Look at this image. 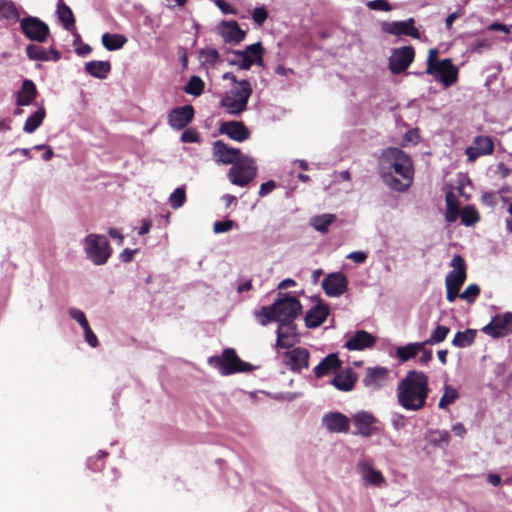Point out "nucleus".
<instances>
[{
	"label": "nucleus",
	"mask_w": 512,
	"mask_h": 512,
	"mask_svg": "<svg viewBox=\"0 0 512 512\" xmlns=\"http://www.w3.org/2000/svg\"><path fill=\"white\" fill-rule=\"evenodd\" d=\"M379 173L387 186L395 191L404 192L413 179L411 158L401 149L389 147L381 155Z\"/></svg>",
	"instance_id": "1"
},
{
	"label": "nucleus",
	"mask_w": 512,
	"mask_h": 512,
	"mask_svg": "<svg viewBox=\"0 0 512 512\" xmlns=\"http://www.w3.org/2000/svg\"><path fill=\"white\" fill-rule=\"evenodd\" d=\"M399 405L407 411H419L426 405L429 378L426 373L410 370L396 388Z\"/></svg>",
	"instance_id": "2"
},
{
	"label": "nucleus",
	"mask_w": 512,
	"mask_h": 512,
	"mask_svg": "<svg viewBox=\"0 0 512 512\" xmlns=\"http://www.w3.org/2000/svg\"><path fill=\"white\" fill-rule=\"evenodd\" d=\"M302 306L300 301L288 294L275 300V302L269 306H263L257 316L260 317L259 323L262 326H266L270 322H291L300 315Z\"/></svg>",
	"instance_id": "3"
},
{
	"label": "nucleus",
	"mask_w": 512,
	"mask_h": 512,
	"mask_svg": "<svg viewBox=\"0 0 512 512\" xmlns=\"http://www.w3.org/2000/svg\"><path fill=\"white\" fill-rule=\"evenodd\" d=\"M86 258L94 265H104L112 254L109 241L104 235L89 234L83 240Z\"/></svg>",
	"instance_id": "4"
},
{
	"label": "nucleus",
	"mask_w": 512,
	"mask_h": 512,
	"mask_svg": "<svg viewBox=\"0 0 512 512\" xmlns=\"http://www.w3.org/2000/svg\"><path fill=\"white\" fill-rule=\"evenodd\" d=\"M209 363L218 368L222 375L250 372L254 369L250 363L242 361L233 348H226L220 357H210Z\"/></svg>",
	"instance_id": "5"
},
{
	"label": "nucleus",
	"mask_w": 512,
	"mask_h": 512,
	"mask_svg": "<svg viewBox=\"0 0 512 512\" xmlns=\"http://www.w3.org/2000/svg\"><path fill=\"white\" fill-rule=\"evenodd\" d=\"M257 175L255 161L245 156L237 161L228 171L229 181L237 186H247Z\"/></svg>",
	"instance_id": "6"
},
{
	"label": "nucleus",
	"mask_w": 512,
	"mask_h": 512,
	"mask_svg": "<svg viewBox=\"0 0 512 512\" xmlns=\"http://www.w3.org/2000/svg\"><path fill=\"white\" fill-rule=\"evenodd\" d=\"M425 73L434 76L435 80L446 88L452 86L458 79V68L449 58L440 60L436 66L429 65Z\"/></svg>",
	"instance_id": "7"
},
{
	"label": "nucleus",
	"mask_w": 512,
	"mask_h": 512,
	"mask_svg": "<svg viewBox=\"0 0 512 512\" xmlns=\"http://www.w3.org/2000/svg\"><path fill=\"white\" fill-rule=\"evenodd\" d=\"M22 33L31 41L43 43L49 36V26L34 16H26L20 19Z\"/></svg>",
	"instance_id": "8"
},
{
	"label": "nucleus",
	"mask_w": 512,
	"mask_h": 512,
	"mask_svg": "<svg viewBox=\"0 0 512 512\" xmlns=\"http://www.w3.org/2000/svg\"><path fill=\"white\" fill-rule=\"evenodd\" d=\"M309 351L306 348L296 347L282 354V362L295 373H300L309 367Z\"/></svg>",
	"instance_id": "9"
},
{
	"label": "nucleus",
	"mask_w": 512,
	"mask_h": 512,
	"mask_svg": "<svg viewBox=\"0 0 512 512\" xmlns=\"http://www.w3.org/2000/svg\"><path fill=\"white\" fill-rule=\"evenodd\" d=\"M415 51L412 46H403L393 51L389 57V69L393 74L404 72L414 60Z\"/></svg>",
	"instance_id": "10"
},
{
	"label": "nucleus",
	"mask_w": 512,
	"mask_h": 512,
	"mask_svg": "<svg viewBox=\"0 0 512 512\" xmlns=\"http://www.w3.org/2000/svg\"><path fill=\"white\" fill-rule=\"evenodd\" d=\"M276 347L291 348L300 341V334L294 321L278 323Z\"/></svg>",
	"instance_id": "11"
},
{
	"label": "nucleus",
	"mask_w": 512,
	"mask_h": 512,
	"mask_svg": "<svg viewBox=\"0 0 512 512\" xmlns=\"http://www.w3.org/2000/svg\"><path fill=\"white\" fill-rule=\"evenodd\" d=\"M450 266L453 268L445 278V286L453 287L454 289H459L464 284L467 273H466V263L463 257L459 254L453 256Z\"/></svg>",
	"instance_id": "12"
},
{
	"label": "nucleus",
	"mask_w": 512,
	"mask_h": 512,
	"mask_svg": "<svg viewBox=\"0 0 512 512\" xmlns=\"http://www.w3.org/2000/svg\"><path fill=\"white\" fill-rule=\"evenodd\" d=\"M322 288L326 295L339 297L347 291L348 279L342 272L330 273L323 279Z\"/></svg>",
	"instance_id": "13"
},
{
	"label": "nucleus",
	"mask_w": 512,
	"mask_h": 512,
	"mask_svg": "<svg viewBox=\"0 0 512 512\" xmlns=\"http://www.w3.org/2000/svg\"><path fill=\"white\" fill-rule=\"evenodd\" d=\"M382 30L395 36L405 35L415 39L420 38V32L415 27V20L413 18L404 21L383 22Z\"/></svg>",
	"instance_id": "14"
},
{
	"label": "nucleus",
	"mask_w": 512,
	"mask_h": 512,
	"mask_svg": "<svg viewBox=\"0 0 512 512\" xmlns=\"http://www.w3.org/2000/svg\"><path fill=\"white\" fill-rule=\"evenodd\" d=\"M218 34L228 44H239L246 37V31L241 29L235 20H223L218 25Z\"/></svg>",
	"instance_id": "15"
},
{
	"label": "nucleus",
	"mask_w": 512,
	"mask_h": 512,
	"mask_svg": "<svg viewBox=\"0 0 512 512\" xmlns=\"http://www.w3.org/2000/svg\"><path fill=\"white\" fill-rule=\"evenodd\" d=\"M494 143L489 136H476L472 144L465 150L468 162H474L477 158L493 153Z\"/></svg>",
	"instance_id": "16"
},
{
	"label": "nucleus",
	"mask_w": 512,
	"mask_h": 512,
	"mask_svg": "<svg viewBox=\"0 0 512 512\" xmlns=\"http://www.w3.org/2000/svg\"><path fill=\"white\" fill-rule=\"evenodd\" d=\"M194 113V108L190 104L176 107L168 114V124L174 130H182L192 122Z\"/></svg>",
	"instance_id": "17"
},
{
	"label": "nucleus",
	"mask_w": 512,
	"mask_h": 512,
	"mask_svg": "<svg viewBox=\"0 0 512 512\" xmlns=\"http://www.w3.org/2000/svg\"><path fill=\"white\" fill-rule=\"evenodd\" d=\"M213 154L215 160L222 164L234 165L241 158L245 157L239 148L229 147L222 140H217L213 143Z\"/></svg>",
	"instance_id": "18"
},
{
	"label": "nucleus",
	"mask_w": 512,
	"mask_h": 512,
	"mask_svg": "<svg viewBox=\"0 0 512 512\" xmlns=\"http://www.w3.org/2000/svg\"><path fill=\"white\" fill-rule=\"evenodd\" d=\"M511 322V312H506L503 315H496L482 328V332L494 339L504 337L507 334V327Z\"/></svg>",
	"instance_id": "19"
},
{
	"label": "nucleus",
	"mask_w": 512,
	"mask_h": 512,
	"mask_svg": "<svg viewBox=\"0 0 512 512\" xmlns=\"http://www.w3.org/2000/svg\"><path fill=\"white\" fill-rule=\"evenodd\" d=\"M388 375L389 369L386 367H369L366 369L363 383L371 390H378L386 384Z\"/></svg>",
	"instance_id": "20"
},
{
	"label": "nucleus",
	"mask_w": 512,
	"mask_h": 512,
	"mask_svg": "<svg viewBox=\"0 0 512 512\" xmlns=\"http://www.w3.org/2000/svg\"><path fill=\"white\" fill-rule=\"evenodd\" d=\"M322 425L331 433H346L349 430V419L340 412H329L323 416Z\"/></svg>",
	"instance_id": "21"
},
{
	"label": "nucleus",
	"mask_w": 512,
	"mask_h": 512,
	"mask_svg": "<svg viewBox=\"0 0 512 512\" xmlns=\"http://www.w3.org/2000/svg\"><path fill=\"white\" fill-rule=\"evenodd\" d=\"M219 131L221 134H225L237 142H243L250 137L249 129L241 121L223 122L219 127Z\"/></svg>",
	"instance_id": "22"
},
{
	"label": "nucleus",
	"mask_w": 512,
	"mask_h": 512,
	"mask_svg": "<svg viewBox=\"0 0 512 512\" xmlns=\"http://www.w3.org/2000/svg\"><path fill=\"white\" fill-rule=\"evenodd\" d=\"M375 337L365 330L356 331L344 344L350 351H360L370 348L375 344Z\"/></svg>",
	"instance_id": "23"
},
{
	"label": "nucleus",
	"mask_w": 512,
	"mask_h": 512,
	"mask_svg": "<svg viewBox=\"0 0 512 512\" xmlns=\"http://www.w3.org/2000/svg\"><path fill=\"white\" fill-rule=\"evenodd\" d=\"M357 469L366 484L375 487H381L385 483V478L379 470H376L369 461H360Z\"/></svg>",
	"instance_id": "24"
},
{
	"label": "nucleus",
	"mask_w": 512,
	"mask_h": 512,
	"mask_svg": "<svg viewBox=\"0 0 512 512\" xmlns=\"http://www.w3.org/2000/svg\"><path fill=\"white\" fill-rule=\"evenodd\" d=\"M329 315V307L318 301L305 315V326L309 329L317 328L324 323Z\"/></svg>",
	"instance_id": "25"
},
{
	"label": "nucleus",
	"mask_w": 512,
	"mask_h": 512,
	"mask_svg": "<svg viewBox=\"0 0 512 512\" xmlns=\"http://www.w3.org/2000/svg\"><path fill=\"white\" fill-rule=\"evenodd\" d=\"M376 421L375 417L365 411L358 412L353 416L354 425L357 427L355 434L363 437H371L375 433V428L372 426Z\"/></svg>",
	"instance_id": "26"
},
{
	"label": "nucleus",
	"mask_w": 512,
	"mask_h": 512,
	"mask_svg": "<svg viewBox=\"0 0 512 512\" xmlns=\"http://www.w3.org/2000/svg\"><path fill=\"white\" fill-rule=\"evenodd\" d=\"M37 95V89L32 80L25 79L22 82L20 90L16 94V104L18 106L30 105Z\"/></svg>",
	"instance_id": "27"
},
{
	"label": "nucleus",
	"mask_w": 512,
	"mask_h": 512,
	"mask_svg": "<svg viewBox=\"0 0 512 512\" xmlns=\"http://www.w3.org/2000/svg\"><path fill=\"white\" fill-rule=\"evenodd\" d=\"M341 366V361L336 353H331L323 358L314 368V374L317 378L328 375L330 372L337 370Z\"/></svg>",
	"instance_id": "28"
},
{
	"label": "nucleus",
	"mask_w": 512,
	"mask_h": 512,
	"mask_svg": "<svg viewBox=\"0 0 512 512\" xmlns=\"http://www.w3.org/2000/svg\"><path fill=\"white\" fill-rule=\"evenodd\" d=\"M357 380L356 373L353 369L348 368L344 372L338 373L332 380V384L340 391H351Z\"/></svg>",
	"instance_id": "29"
},
{
	"label": "nucleus",
	"mask_w": 512,
	"mask_h": 512,
	"mask_svg": "<svg viewBox=\"0 0 512 512\" xmlns=\"http://www.w3.org/2000/svg\"><path fill=\"white\" fill-rule=\"evenodd\" d=\"M84 70L94 78L105 79L111 71V64L109 61L93 60L85 63Z\"/></svg>",
	"instance_id": "30"
},
{
	"label": "nucleus",
	"mask_w": 512,
	"mask_h": 512,
	"mask_svg": "<svg viewBox=\"0 0 512 512\" xmlns=\"http://www.w3.org/2000/svg\"><path fill=\"white\" fill-rule=\"evenodd\" d=\"M423 346H425V343H423V341L408 343L404 346H399L396 348V357L399 359L400 362H407L415 358L419 354L420 350L423 349Z\"/></svg>",
	"instance_id": "31"
},
{
	"label": "nucleus",
	"mask_w": 512,
	"mask_h": 512,
	"mask_svg": "<svg viewBox=\"0 0 512 512\" xmlns=\"http://www.w3.org/2000/svg\"><path fill=\"white\" fill-rule=\"evenodd\" d=\"M220 106L230 115H239L247 108V104H245L244 99L238 100L228 94H225L221 98Z\"/></svg>",
	"instance_id": "32"
},
{
	"label": "nucleus",
	"mask_w": 512,
	"mask_h": 512,
	"mask_svg": "<svg viewBox=\"0 0 512 512\" xmlns=\"http://www.w3.org/2000/svg\"><path fill=\"white\" fill-rule=\"evenodd\" d=\"M226 94L238 100L244 99L245 104H248V100L252 94V87L248 80H240L237 84H234Z\"/></svg>",
	"instance_id": "33"
},
{
	"label": "nucleus",
	"mask_w": 512,
	"mask_h": 512,
	"mask_svg": "<svg viewBox=\"0 0 512 512\" xmlns=\"http://www.w3.org/2000/svg\"><path fill=\"white\" fill-rule=\"evenodd\" d=\"M56 13L64 29L71 30L75 25V18L73 12L69 6L63 3L61 0L57 4Z\"/></svg>",
	"instance_id": "34"
},
{
	"label": "nucleus",
	"mask_w": 512,
	"mask_h": 512,
	"mask_svg": "<svg viewBox=\"0 0 512 512\" xmlns=\"http://www.w3.org/2000/svg\"><path fill=\"white\" fill-rule=\"evenodd\" d=\"M46 115V111L43 106L39 107L34 113H32L25 121L23 131L26 133L35 132L38 127L42 124Z\"/></svg>",
	"instance_id": "35"
},
{
	"label": "nucleus",
	"mask_w": 512,
	"mask_h": 512,
	"mask_svg": "<svg viewBox=\"0 0 512 512\" xmlns=\"http://www.w3.org/2000/svg\"><path fill=\"white\" fill-rule=\"evenodd\" d=\"M103 46L109 51L121 49L127 42V38L121 34L104 33L101 38Z\"/></svg>",
	"instance_id": "36"
},
{
	"label": "nucleus",
	"mask_w": 512,
	"mask_h": 512,
	"mask_svg": "<svg viewBox=\"0 0 512 512\" xmlns=\"http://www.w3.org/2000/svg\"><path fill=\"white\" fill-rule=\"evenodd\" d=\"M335 220L336 215L325 213L312 217L310 220V224L316 231L321 233H327L329 226L333 222H335Z\"/></svg>",
	"instance_id": "37"
},
{
	"label": "nucleus",
	"mask_w": 512,
	"mask_h": 512,
	"mask_svg": "<svg viewBox=\"0 0 512 512\" xmlns=\"http://www.w3.org/2000/svg\"><path fill=\"white\" fill-rule=\"evenodd\" d=\"M476 333L474 329H466L463 332L458 331L452 340V345L458 348L469 347L474 342Z\"/></svg>",
	"instance_id": "38"
},
{
	"label": "nucleus",
	"mask_w": 512,
	"mask_h": 512,
	"mask_svg": "<svg viewBox=\"0 0 512 512\" xmlns=\"http://www.w3.org/2000/svg\"><path fill=\"white\" fill-rule=\"evenodd\" d=\"M263 52L264 50L260 42L248 45L244 50L233 51L235 55H250L252 58H255V63L260 66L263 65Z\"/></svg>",
	"instance_id": "39"
},
{
	"label": "nucleus",
	"mask_w": 512,
	"mask_h": 512,
	"mask_svg": "<svg viewBox=\"0 0 512 512\" xmlns=\"http://www.w3.org/2000/svg\"><path fill=\"white\" fill-rule=\"evenodd\" d=\"M445 202H446L445 220L448 223H453L457 220L460 213H459V208H458L457 202L454 198V195L451 192L446 194Z\"/></svg>",
	"instance_id": "40"
},
{
	"label": "nucleus",
	"mask_w": 512,
	"mask_h": 512,
	"mask_svg": "<svg viewBox=\"0 0 512 512\" xmlns=\"http://www.w3.org/2000/svg\"><path fill=\"white\" fill-rule=\"evenodd\" d=\"M443 390L444 393L438 403V407L440 409H446L449 405L453 404L459 398V393L454 387L446 384L444 385Z\"/></svg>",
	"instance_id": "41"
},
{
	"label": "nucleus",
	"mask_w": 512,
	"mask_h": 512,
	"mask_svg": "<svg viewBox=\"0 0 512 512\" xmlns=\"http://www.w3.org/2000/svg\"><path fill=\"white\" fill-rule=\"evenodd\" d=\"M26 55L30 60L49 61L50 56L47 49L35 45L29 44L26 47Z\"/></svg>",
	"instance_id": "42"
},
{
	"label": "nucleus",
	"mask_w": 512,
	"mask_h": 512,
	"mask_svg": "<svg viewBox=\"0 0 512 512\" xmlns=\"http://www.w3.org/2000/svg\"><path fill=\"white\" fill-rule=\"evenodd\" d=\"M450 332V328L443 325H437L428 339L423 341L426 345H436L443 342Z\"/></svg>",
	"instance_id": "43"
},
{
	"label": "nucleus",
	"mask_w": 512,
	"mask_h": 512,
	"mask_svg": "<svg viewBox=\"0 0 512 512\" xmlns=\"http://www.w3.org/2000/svg\"><path fill=\"white\" fill-rule=\"evenodd\" d=\"M0 14L5 19L19 20V12L11 0H0Z\"/></svg>",
	"instance_id": "44"
},
{
	"label": "nucleus",
	"mask_w": 512,
	"mask_h": 512,
	"mask_svg": "<svg viewBox=\"0 0 512 512\" xmlns=\"http://www.w3.org/2000/svg\"><path fill=\"white\" fill-rule=\"evenodd\" d=\"M204 90V82L198 76H192L184 87L185 93L195 97L200 96Z\"/></svg>",
	"instance_id": "45"
},
{
	"label": "nucleus",
	"mask_w": 512,
	"mask_h": 512,
	"mask_svg": "<svg viewBox=\"0 0 512 512\" xmlns=\"http://www.w3.org/2000/svg\"><path fill=\"white\" fill-rule=\"evenodd\" d=\"M461 223L464 226L470 227L476 224L480 217L477 210L473 206H466L461 211Z\"/></svg>",
	"instance_id": "46"
},
{
	"label": "nucleus",
	"mask_w": 512,
	"mask_h": 512,
	"mask_svg": "<svg viewBox=\"0 0 512 512\" xmlns=\"http://www.w3.org/2000/svg\"><path fill=\"white\" fill-rule=\"evenodd\" d=\"M186 201L185 186L176 188L169 197V203L173 209L181 208Z\"/></svg>",
	"instance_id": "47"
},
{
	"label": "nucleus",
	"mask_w": 512,
	"mask_h": 512,
	"mask_svg": "<svg viewBox=\"0 0 512 512\" xmlns=\"http://www.w3.org/2000/svg\"><path fill=\"white\" fill-rule=\"evenodd\" d=\"M480 293V287L477 284H470L459 297L465 300L467 303L472 304L475 302L477 296Z\"/></svg>",
	"instance_id": "48"
},
{
	"label": "nucleus",
	"mask_w": 512,
	"mask_h": 512,
	"mask_svg": "<svg viewBox=\"0 0 512 512\" xmlns=\"http://www.w3.org/2000/svg\"><path fill=\"white\" fill-rule=\"evenodd\" d=\"M200 57L204 62L215 65L220 59V54L215 48L208 47L200 51Z\"/></svg>",
	"instance_id": "49"
},
{
	"label": "nucleus",
	"mask_w": 512,
	"mask_h": 512,
	"mask_svg": "<svg viewBox=\"0 0 512 512\" xmlns=\"http://www.w3.org/2000/svg\"><path fill=\"white\" fill-rule=\"evenodd\" d=\"M238 224L230 219H226L224 221H216L213 225V231L216 234L225 233L230 231L233 228H237Z\"/></svg>",
	"instance_id": "50"
},
{
	"label": "nucleus",
	"mask_w": 512,
	"mask_h": 512,
	"mask_svg": "<svg viewBox=\"0 0 512 512\" xmlns=\"http://www.w3.org/2000/svg\"><path fill=\"white\" fill-rule=\"evenodd\" d=\"M68 315L73 319L75 320L80 326L81 328L83 329L84 327H86L87 325H89V322L86 318V315L85 313L78 309V308H69L68 310Z\"/></svg>",
	"instance_id": "51"
},
{
	"label": "nucleus",
	"mask_w": 512,
	"mask_h": 512,
	"mask_svg": "<svg viewBox=\"0 0 512 512\" xmlns=\"http://www.w3.org/2000/svg\"><path fill=\"white\" fill-rule=\"evenodd\" d=\"M366 5L370 10L374 11L389 12L392 10V6L387 0H371Z\"/></svg>",
	"instance_id": "52"
},
{
	"label": "nucleus",
	"mask_w": 512,
	"mask_h": 512,
	"mask_svg": "<svg viewBox=\"0 0 512 512\" xmlns=\"http://www.w3.org/2000/svg\"><path fill=\"white\" fill-rule=\"evenodd\" d=\"M240 57L238 61L232 60L229 63L231 65H237L241 70H249L251 66L255 63V58H252L250 55H237Z\"/></svg>",
	"instance_id": "53"
},
{
	"label": "nucleus",
	"mask_w": 512,
	"mask_h": 512,
	"mask_svg": "<svg viewBox=\"0 0 512 512\" xmlns=\"http://www.w3.org/2000/svg\"><path fill=\"white\" fill-rule=\"evenodd\" d=\"M267 18L268 11L264 6L256 7L253 10L252 19L257 25L261 26L266 21Z\"/></svg>",
	"instance_id": "54"
},
{
	"label": "nucleus",
	"mask_w": 512,
	"mask_h": 512,
	"mask_svg": "<svg viewBox=\"0 0 512 512\" xmlns=\"http://www.w3.org/2000/svg\"><path fill=\"white\" fill-rule=\"evenodd\" d=\"M215 5L221 10V12L225 15H236L237 9L230 5L225 0H215Z\"/></svg>",
	"instance_id": "55"
},
{
	"label": "nucleus",
	"mask_w": 512,
	"mask_h": 512,
	"mask_svg": "<svg viewBox=\"0 0 512 512\" xmlns=\"http://www.w3.org/2000/svg\"><path fill=\"white\" fill-rule=\"evenodd\" d=\"M85 341L93 348L97 347L99 342L97 336L94 334L90 325L83 328Z\"/></svg>",
	"instance_id": "56"
},
{
	"label": "nucleus",
	"mask_w": 512,
	"mask_h": 512,
	"mask_svg": "<svg viewBox=\"0 0 512 512\" xmlns=\"http://www.w3.org/2000/svg\"><path fill=\"white\" fill-rule=\"evenodd\" d=\"M368 253L365 251H353L350 252L346 258L353 261L356 264H362L367 260Z\"/></svg>",
	"instance_id": "57"
},
{
	"label": "nucleus",
	"mask_w": 512,
	"mask_h": 512,
	"mask_svg": "<svg viewBox=\"0 0 512 512\" xmlns=\"http://www.w3.org/2000/svg\"><path fill=\"white\" fill-rule=\"evenodd\" d=\"M391 424L395 430H400L406 424L405 417L400 413H393L391 417Z\"/></svg>",
	"instance_id": "58"
},
{
	"label": "nucleus",
	"mask_w": 512,
	"mask_h": 512,
	"mask_svg": "<svg viewBox=\"0 0 512 512\" xmlns=\"http://www.w3.org/2000/svg\"><path fill=\"white\" fill-rule=\"evenodd\" d=\"M276 187V183L273 180H269L261 184L260 189L258 191V195L260 197H264L271 193Z\"/></svg>",
	"instance_id": "59"
},
{
	"label": "nucleus",
	"mask_w": 512,
	"mask_h": 512,
	"mask_svg": "<svg viewBox=\"0 0 512 512\" xmlns=\"http://www.w3.org/2000/svg\"><path fill=\"white\" fill-rule=\"evenodd\" d=\"M199 137L196 132L193 130H184V132L181 135V141L183 143H196L198 142Z\"/></svg>",
	"instance_id": "60"
},
{
	"label": "nucleus",
	"mask_w": 512,
	"mask_h": 512,
	"mask_svg": "<svg viewBox=\"0 0 512 512\" xmlns=\"http://www.w3.org/2000/svg\"><path fill=\"white\" fill-rule=\"evenodd\" d=\"M419 353H421L418 359L419 364L422 366H427L433 358L432 351L426 349L425 346H423V349L420 350Z\"/></svg>",
	"instance_id": "61"
},
{
	"label": "nucleus",
	"mask_w": 512,
	"mask_h": 512,
	"mask_svg": "<svg viewBox=\"0 0 512 512\" xmlns=\"http://www.w3.org/2000/svg\"><path fill=\"white\" fill-rule=\"evenodd\" d=\"M137 249H129V248H126L124 249L121 253H120V259L124 262V263H129L132 261L133 259V256L137 253Z\"/></svg>",
	"instance_id": "62"
},
{
	"label": "nucleus",
	"mask_w": 512,
	"mask_h": 512,
	"mask_svg": "<svg viewBox=\"0 0 512 512\" xmlns=\"http://www.w3.org/2000/svg\"><path fill=\"white\" fill-rule=\"evenodd\" d=\"M463 15V12L461 9L456 10L455 12L448 15V17L445 20V25L447 29H451L453 23L455 20L460 18Z\"/></svg>",
	"instance_id": "63"
},
{
	"label": "nucleus",
	"mask_w": 512,
	"mask_h": 512,
	"mask_svg": "<svg viewBox=\"0 0 512 512\" xmlns=\"http://www.w3.org/2000/svg\"><path fill=\"white\" fill-rule=\"evenodd\" d=\"M459 289H454L453 287L446 286V299L452 303L456 300V298L460 295Z\"/></svg>",
	"instance_id": "64"
}]
</instances>
